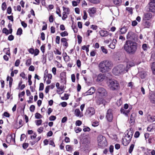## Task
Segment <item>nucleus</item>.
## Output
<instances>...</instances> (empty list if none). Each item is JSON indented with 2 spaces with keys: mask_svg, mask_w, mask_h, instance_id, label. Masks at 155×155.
<instances>
[{
  "mask_svg": "<svg viewBox=\"0 0 155 155\" xmlns=\"http://www.w3.org/2000/svg\"><path fill=\"white\" fill-rule=\"evenodd\" d=\"M138 44L137 43L130 40H127L124 45V49L128 54H134L136 52Z\"/></svg>",
  "mask_w": 155,
  "mask_h": 155,
  "instance_id": "obj_1",
  "label": "nucleus"
},
{
  "mask_svg": "<svg viewBox=\"0 0 155 155\" xmlns=\"http://www.w3.org/2000/svg\"><path fill=\"white\" fill-rule=\"evenodd\" d=\"M100 71L103 73L109 71L112 68L111 63L107 60L103 61L100 62L99 65Z\"/></svg>",
  "mask_w": 155,
  "mask_h": 155,
  "instance_id": "obj_2",
  "label": "nucleus"
},
{
  "mask_svg": "<svg viewBox=\"0 0 155 155\" xmlns=\"http://www.w3.org/2000/svg\"><path fill=\"white\" fill-rule=\"evenodd\" d=\"M127 71V69H125V66L120 64L114 68L113 70V73L115 75H120Z\"/></svg>",
  "mask_w": 155,
  "mask_h": 155,
  "instance_id": "obj_3",
  "label": "nucleus"
},
{
  "mask_svg": "<svg viewBox=\"0 0 155 155\" xmlns=\"http://www.w3.org/2000/svg\"><path fill=\"white\" fill-rule=\"evenodd\" d=\"M107 94V92L106 90L103 88L99 87L97 90V97L99 99H102L100 104L103 103L104 100L102 99L105 97Z\"/></svg>",
  "mask_w": 155,
  "mask_h": 155,
  "instance_id": "obj_4",
  "label": "nucleus"
},
{
  "mask_svg": "<svg viewBox=\"0 0 155 155\" xmlns=\"http://www.w3.org/2000/svg\"><path fill=\"white\" fill-rule=\"evenodd\" d=\"M98 145L100 147L102 148L107 146V142L106 138L101 135H99L97 138Z\"/></svg>",
  "mask_w": 155,
  "mask_h": 155,
  "instance_id": "obj_5",
  "label": "nucleus"
},
{
  "mask_svg": "<svg viewBox=\"0 0 155 155\" xmlns=\"http://www.w3.org/2000/svg\"><path fill=\"white\" fill-rule=\"evenodd\" d=\"M133 135L131 131L129 132L122 138V142L124 145L126 146L130 142Z\"/></svg>",
  "mask_w": 155,
  "mask_h": 155,
  "instance_id": "obj_6",
  "label": "nucleus"
},
{
  "mask_svg": "<svg viewBox=\"0 0 155 155\" xmlns=\"http://www.w3.org/2000/svg\"><path fill=\"white\" fill-rule=\"evenodd\" d=\"M108 86L112 90H117L119 88V84L116 81H110Z\"/></svg>",
  "mask_w": 155,
  "mask_h": 155,
  "instance_id": "obj_7",
  "label": "nucleus"
},
{
  "mask_svg": "<svg viewBox=\"0 0 155 155\" xmlns=\"http://www.w3.org/2000/svg\"><path fill=\"white\" fill-rule=\"evenodd\" d=\"M95 113V111L94 108L89 107L87 109L85 115L88 117H91Z\"/></svg>",
  "mask_w": 155,
  "mask_h": 155,
  "instance_id": "obj_8",
  "label": "nucleus"
},
{
  "mask_svg": "<svg viewBox=\"0 0 155 155\" xmlns=\"http://www.w3.org/2000/svg\"><path fill=\"white\" fill-rule=\"evenodd\" d=\"M137 38V35L131 31L129 32L127 36V39L136 40Z\"/></svg>",
  "mask_w": 155,
  "mask_h": 155,
  "instance_id": "obj_9",
  "label": "nucleus"
},
{
  "mask_svg": "<svg viewBox=\"0 0 155 155\" xmlns=\"http://www.w3.org/2000/svg\"><path fill=\"white\" fill-rule=\"evenodd\" d=\"M106 117L109 122H111L112 121L113 119V116L111 109H109L107 110L106 115Z\"/></svg>",
  "mask_w": 155,
  "mask_h": 155,
  "instance_id": "obj_10",
  "label": "nucleus"
},
{
  "mask_svg": "<svg viewBox=\"0 0 155 155\" xmlns=\"http://www.w3.org/2000/svg\"><path fill=\"white\" fill-rule=\"evenodd\" d=\"M87 12L89 13V15L90 17H93L96 12V9L94 7L89 8L88 9Z\"/></svg>",
  "mask_w": 155,
  "mask_h": 155,
  "instance_id": "obj_11",
  "label": "nucleus"
},
{
  "mask_svg": "<svg viewBox=\"0 0 155 155\" xmlns=\"http://www.w3.org/2000/svg\"><path fill=\"white\" fill-rule=\"evenodd\" d=\"M95 87H91L87 91L84 93V95L87 96V95H91L95 92Z\"/></svg>",
  "mask_w": 155,
  "mask_h": 155,
  "instance_id": "obj_12",
  "label": "nucleus"
},
{
  "mask_svg": "<svg viewBox=\"0 0 155 155\" xmlns=\"http://www.w3.org/2000/svg\"><path fill=\"white\" fill-rule=\"evenodd\" d=\"M99 33L101 36L102 37H106L109 35L110 37L111 36V34L108 33V32L106 30H101L99 31Z\"/></svg>",
  "mask_w": 155,
  "mask_h": 155,
  "instance_id": "obj_13",
  "label": "nucleus"
},
{
  "mask_svg": "<svg viewBox=\"0 0 155 155\" xmlns=\"http://www.w3.org/2000/svg\"><path fill=\"white\" fill-rule=\"evenodd\" d=\"M106 78V76H105L104 74H100L98 75L97 79V81L98 82H101L104 80Z\"/></svg>",
  "mask_w": 155,
  "mask_h": 155,
  "instance_id": "obj_14",
  "label": "nucleus"
},
{
  "mask_svg": "<svg viewBox=\"0 0 155 155\" xmlns=\"http://www.w3.org/2000/svg\"><path fill=\"white\" fill-rule=\"evenodd\" d=\"M152 15L150 13H145L144 14L143 17V20H149L152 17Z\"/></svg>",
  "mask_w": 155,
  "mask_h": 155,
  "instance_id": "obj_15",
  "label": "nucleus"
},
{
  "mask_svg": "<svg viewBox=\"0 0 155 155\" xmlns=\"http://www.w3.org/2000/svg\"><path fill=\"white\" fill-rule=\"evenodd\" d=\"M149 9L150 11L152 12H155V3H153L151 2H150Z\"/></svg>",
  "mask_w": 155,
  "mask_h": 155,
  "instance_id": "obj_16",
  "label": "nucleus"
},
{
  "mask_svg": "<svg viewBox=\"0 0 155 155\" xmlns=\"http://www.w3.org/2000/svg\"><path fill=\"white\" fill-rule=\"evenodd\" d=\"M149 98L151 103H155V92L150 93Z\"/></svg>",
  "mask_w": 155,
  "mask_h": 155,
  "instance_id": "obj_17",
  "label": "nucleus"
},
{
  "mask_svg": "<svg viewBox=\"0 0 155 155\" xmlns=\"http://www.w3.org/2000/svg\"><path fill=\"white\" fill-rule=\"evenodd\" d=\"M147 21L143 20L142 25L144 27V28H149L150 26V22Z\"/></svg>",
  "mask_w": 155,
  "mask_h": 155,
  "instance_id": "obj_18",
  "label": "nucleus"
},
{
  "mask_svg": "<svg viewBox=\"0 0 155 155\" xmlns=\"http://www.w3.org/2000/svg\"><path fill=\"white\" fill-rule=\"evenodd\" d=\"M74 114L77 117H81L83 116L82 112H81L78 109H76L74 110Z\"/></svg>",
  "mask_w": 155,
  "mask_h": 155,
  "instance_id": "obj_19",
  "label": "nucleus"
},
{
  "mask_svg": "<svg viewBox=\"0 0 155 155\" xmlns=\"http://www.w3.org/2000/svg\"><path fill=\"white\" fill-rule=\"evenodd\" d=\"M130 110L129 109L128 110H126L122 108L121 109L120 111L121 114H124L125 116L127 117L128 116V114L130 111Z\"/></svg>",
  "mask_w": 155,
  "mask_h": 155,
  "instance_id": "obj_20",
  "label": "nucleus"
},
{
  "mask_svg": "<svg viewBox=\"0 0 155 155\" xmlns=\"http://www.w3.org/2000/svg\"><path fill=\"white\" fill-rule=\"evenodd\" d=\"M117 41L115 39H113L112 42L109 45V47L112 49H114L115 47V45Z\"/></svg>",
  "mask_w": 155,
  "mask_h": 155,
  "instance_id": "obj_21",
  "label": "nucleus"
},
{
  "mask_svg": "<svg viewBox=\"0 0 155 155\" xmlns=\"http://www.w3.org/2000/svg\"><path fill=\"white\" fill-rule=\"evenodd\" d=\"M61 42L62 43L63 45L66 47L68 46V44L67 42V40L65 38H62L61 39Z\"/></svg>",
  "mask_w": 155,
  "mask_h": 155,
  "instance_id": "obj_22",
  "label": "nucleus"
},
{
  "mask_svg": "<svg viewBox=\"0 0 155 155\" xmlns=\"http://www.w3.org/2000/svg\"><path fill=\"white\" fill-rule=\"evenodd\" d=\"M64 90L63 87L61 86L60 87L57 88V92L59 94H61L63 92Z\"/></svg>",
  "mask_w": 155,
  "mask_h": 155,
  "instance_id": "obj_23",
  "label": "nucleus"
},
{
  "mask_svg": "<svg viewBox=\"0 0 155 155\" xmlns=\"http://www.w3.org/2000/svg\"><path fill=\"white\" fill-rule=\"evenodd\" d=\"M128 29L127 27H124L120 30L121 34H123L125 33L127 31Z\"/></svg>",
  "mask_w": 155,
  "mask_h": 155,
  "instance_id": "obj_24",
  "label": "nucleus"
},
{
  "mask_svg": "<svg viewBox=\"0 0 155 155\" xmlns=\"http://www.w3.org/2000/svg\"><path fill=\"white\" fill-rule=\"evenodd\" d=\"M63 9L64 11L63 12L66 13L67 14H69L70 10L69 8L63 6Z\"/></svg>",
  "mask_w": 155,
  "mask_h": 155,
  "instance_id": "obj_25",
  "label": "nucleus"
},
{
  "mask_svg": "<svg viewBox=\"0 0 155 155\" xmlns=\"http://www.w3.org/2000/svg\"><path fill=\"white\" fill-rule=\"evenodd\" d=\"M114 4L117 5H120L121 4V0H113Z\"/></svg>",
  "mask_w": 155,
  "mask_h": 155,
  "instance_id": "obj_26",
  "label": "nucleus"
},
{
  "mask_svg": "<svg viewBox=\"0 0 155 155\" xmlns=\"http://www.w3.org/2000/svg\"><path fill=\"white\" fill-rule=\"evenodd\" d=\"M134 64L132 62H130L127 63L126 66V69H127V71L128 69L130 68V67H132L134 66Z\"/></svg>",
  "mask_w": 155,
  "mask_h": 155,
  "instance_id": "obj_27",
  "label": "nucleus"
},
{
  "mask_svg": "<svg viewBox=\"0 0 155 155\" xmlns=\"http://www.w3.org/2000/svg\"><path fill=\"white\" fill-rule=\"evenodd\" d=\"M66 150L68 151H71L73 150L72 147L70 145H67L66 146Z\"/></svg>",
  "mask_w": 155,
  "mask_h": 155,
  "instance_id": "obj_28",
  "label": "nucleus"
},
{
  "mask_svg": "<svg viewBox=\"0 0 155 155\" xmlns=\"http://www.w3.org/2000/svg\"><path fill=\"white\" fill-rule=\"evenodd\" d=\"M69 95L68 94H65L64 96L61 97V99L64 100H66L68 99Z\"/></svg>",
  "mask_w": 155,
  "mask_h": 155,
  "instance_id": "obj_29",
  "label": "nucleus"
},
{
  "mask_svg": "<svg viewBox=\"0 0 155 155\" xmlns=\"http://www.w3.org/2000/svg\"><path fill=\"white\" fill-rule=\"evenodd\" d=\"M151 68L153 74H155V62H153L151 65Z\"/></svg>",
  "mask_w": 155,
  "mask_h": 155,
  "instance_id": "obj_30",
  "label": "nucleus"
},
{
  "mask_svg": "<svg viewBox=\"0 0 155 155\" xmlns=\"http://www.w3.org/2000/svg\"><path fill=\"white\" fill-rule=\"evenodd\" d=\"M89 47V45L87 46L84 45L82 47V49L83 50H85L87 52H88Z\"/></svg>",
  "mask_w": 155,
  "mask_h": 155,
  "instance_id": "obj_31",
  "label": "nucleus"
},
{
  "mask_svg": "<svg viewBox=\"0 0 155 155\" xmlns=\"http://www.w3.org/2000/svg\"><path fill=\"white\" fill-rule=\"evenodd\" d=\"M42 121V120L41 119H40L39 120H35V123L37 125L39 126L41 124Z\"/></svg>",
  "mask_w": 155,
  "mask_h": 155,
  "instance_id": "obj_32",
  "label": "nucleus"
},
{
  "mask_svg": "<svg viewBox=\"0 0 155 155\" xmlns=\"http://www.w3.org/2000/svg\"><path fill=\"white\" fill-rule=\"evenodd\" d=\"M35 117L36 119H39L42 118V116L39 113H37L35 114Z\"/></svg>",
  "mask_w": 155,
  "mask_h": 155,
  "instance_id": "obj_33",
  "label": "nucleus"
},
{
  "mask_svg": "<svg viewBox=\"0 0 155 155\" xmlns=\"http://www.w3.org/2000/svg\"><path fill=\"white\" fill-rule=\"evenodd\" d=\"M41 61L43 64H45L46 62V57L44 55H42Z\"/></svg>",
  "mask_w": 155,
  "mask_h": 155,
  "instance_id": "obj_34",
  "label": "nucleus"
},
{
  "mask_svg": "<svg viewBox=\"0 0 155 155\" xmlns=\"http://www.w3.org/2000/svg\"><path fill=\"white\" fill-rule=\"evenodd\" d=\"M48 58L50 61L52 60L53 58V54L52 53H49L48 54Z\"/></svg>",
  "mask_w": 155,
  "mask_h": 155,
  "instance_id": "obj_35",
  "label": "nucleus"
},
{
  "mask_svg": "<svg viewBox=\"0 0 155 155\" xmlns=\"http://www.w3.org/2000/svg\"><path fill=\"white\" fill-rule=\"evenodd\" d=\"M60 35L62 37H65L68 35V33L67 31H64V32H61L60 33Z\"/></svg>",
  "mask_w": 155,
  "mask_h": 155,
  "instance_id": "obj_36",
  "label": "nucleus"
},
{
  "mask_svg": "<svg viewBox=\"0 0 155 155\" xmlns=\"http://www.w3.org/2000/svg\"><path fill=\"white\" fill-rule=\"evenodd\" d=\"M22 30L21 28H19L17 31L16 34L18 35H20L22 34Z\"/></svg>",
  "mask_w": 155,
  "mask_h": 155,
  "instance_id": "obj_37",
  "label": "nucleus"
},
{
  "mask_svg": "<svg viewBox=\"0 0 155 155\" xmlns=\"http://www.w3.org/2000/svg\"><path fill=\"white\" fill-rule=\"evenodd\" d=\"M142 48L144 51H146L148 48V45L146 44H144L142 45Z\"/></svg>",
  "mask_w": 155,
  "mask_h": 155,
  "instance_id": "obj_38",
  "label": "nucleus"
},
{
  "mask_svg": "<svg viewBox=\"0 0 155 155\" xmlns=\"http://www.w3.org/2000/svg\"><path fill=\"white\" fill-rule=\"evenodd\" d=\"M134 145L133 144H132L130 147L129 149V152L130 153H131L134 148Z\"/></svg>",
  "mask_w": 155,
  "mask_h": 155,
  "instance_id": "obj_39",
  "label": "nucleus"
},
{
  "mask_svg": "<svg viewBox=\"0 0 155 155\" xmlns=\"http://www.w3.org/2000/svg\"><path fill=\"white\" fill-rule=\"evenodd\" d=\"M126 10L130 12L131 14L133 13V8L131 7H127Z\"/></svg>",
  "mask_w": 155,
  "mask_h": 155,
  "instance_id": "obj_40",
  "label": "nucleus"
},
{
  "mask_svg": "<svg viewBox=\"0 0 155 155\" xmlns=\"http://www.w3.org/2000/svg\"><path fill=\"white\" fill-rule=\"evenodd\" d=\"M84 15L83 17V18L84 20H86L87 17V13L86 11L85 10L84 11Z\"/></svg>",
  "mask_w": 155,
  "mask_h": 155,
  "instance_id": "obj_41",
  "label": "nucleus"
},
{
  "mask_svg": "<svg viewBox=\"0 0 155 155\" xmlns=\"http://www.w3.org/2000/svg\"><path fill=\"white\" fill-rule=\"evenodd\" d=\"M78 43L79 44H80L81 43L82 41V37L80 35H78Z\"/></svg>",
  "mask_w": 155,
  "mask_h": 155,
  "instance_id": "obj_42",
  "label": "nucleus"
},
{
  "mask_svg": "<svg viewBox=\"0 0 155 155\" xmlns=\"http://www.w3.org/2000/svg\"><path fill=\"white\" fill-rule=\"evenodd\" d=\"M92 3L94 4H97L100 2L99 0H88Z\"/></svg>",
  "mask_w": 155,
  "mask_h": 155,
  "instance_id": "obj_43",
  "label": "nucleus"
},
{
  "mask_svg": "<svg viewBox=\"0 0 155 155\" xmlns=\"http://www.w3.org/2000/svg\"><path fill=\"white\" fill-rule=\"evenodd\" d=\"M3 32L7 35L9 34L8 30L6 28H4L3 29Z\"/></svg>",
  "mask_w": 155,
  "mask_h": 155,
  "instance_id": "obj_44",
  "label": "nucleus"
},
{
  "mask_svg": "<svg viewBox=\"0 0 155 155\" xmlns=\"http://www.w3.org/2000/svg\"><path fill=\"white\" fill-rule=\"evenodd\" d=\"M31 59H28L26 60V65L27 66H29L31 64Z\"/></svg>",
  "mask_w": 155,
  "mask_h": 155,
  "instance_id": "obj_45",
  "label": "nucleus"
},
{
  "mask_svg": "<svg viewBox=\"0 0 155 155\" xmlns=\"http://www.w3.org/2000/svg\"><path fill=\"white\" fill-rule=\"evenodd\" d=\"M54 63L56 65V66L58 68H60L62 66V65L60 64V63L58 61H54Z\"/></svg>",
  "mask_w": 155,
  "mask_h": 155,
  "instance_id": "obj_46",
  "label": "nucleus"
},
{
  "mask_svg": "<svg viewBox=\"0 0 155 155\" xmlns=\"http://www.w3.org/2000/svg\"><path fill=\"white\" fill-rule=\"evenodd\" d=\"M101 50L105 54H106L107 53V50L104 47L102 46L101 47Z\"/></svg>",
  "mask_w": 155,
  "mask_h": 155,
  "instance_id": "obj_47",
  "label": "nucleus"
},
{
  "mask_svg": "<svg viewBox=\"0 0 155 155\" xmlns=\"http://www.w3.org/2000/svg\"><path fill=\"white\" fill-rule=\"evenodd\" d=\"M66 13L63 12V16L62 17V19L63 20H64L68 17V15Z\"/></svg>",
  "mask_w": 155,
  "mask_h": 155,
  "instance_id": "obj_48",
  "label": "nucleus"
},
{
  "mask_svg": "<svg viewBox=\"0 0 155 155\" xmlns=\"http://www.w3.org/2000/svg\"><path fill=\"white\" fill-rule=\"evenodd\" d=\"M20 76L24 79H27V77H26L25 74L24 72L21 73L20 74Z\"/></svg>",
  "mask_w": 155,
  "mask_h": 155,
  "instance_id": "obj_49",
  "label": "nucleus"
},
{
  "mask_svg": "<svg viewBox=\"0 0 155 155\" xmlns=\"http://www.w3.org/2000/svg\"><path fill=\"white\" fill-rule=\"evenodd\" d=\"M56 117L52 115L50 117L49 120L50 121H54L56 119Z\"/></svg>",
  "mask_w": 155,
  "mask_h": 155,
  "instance_id": "obj_50",
  "label": "nucleus"
},
{
  "mask_svg": "<svg viewBox=\"0 0 155 155\" xmlns=\"http://www.w3.org/2000/svg\"><path fill=\"white\" fill-rule=\"evenodd\" d=\"M82 124V122L80 120H77L76 121L75 124L76 126H80Z\"/></svg>",
  "mask_w": 155,
  "mask_h": 155,
  "instance_id": "obj_51",
  "label": "nucleus"
},
{
  "mask_svg": "<svg viewBox=\"0 0 155 155\" xmlns=\"http://www.w3.org/2000/svg\"><path fill=\"white\" fill-rule=\"evenodd\" d=\"M15 134H12L11 136V140L12 141H13L14 142H15Z\"/></svg>",
  "mask_w": 155,
  "mask_h": 155,
  "instance_id": "obj_52",
  "label": "nucleus"
},
{
  "mask_svg": "<svg viewBox=\"0 0 155 155\" xmlns=\"http://www.w3.org/2000/svg\"><path fill=\"white\" fill-rule=\"evenodd\" d=\"M134 114L133 113L131 115L130 120V121L131 123H132L134 120V118L133 116Z\"/></svg>",
  "mask_w": 155,
  "mask_h": 155,
  "instance_id": "obj_53",
  "label": "nucleus"
},
{
  "mask_svg": "<svg viewBox=\"0 0 155 155\" xmlns=\"http://www.w3.org/2000/svg\"><path fill=\"white\" fill-rule=\"evenodd\" d=\"M20 61L19 59H17L15 61V66L18 67V66L20 64Z\"/></svg>",
  "mask_w": 155,
  "mask_h": 155,
  "instance_id": "obj_54",
  "label": "nucleus"
},
{
  "mask_svg": "<svg viewBox=\"0 0 155 155\" xmlns=\"http://www.w3.org/2000/svg\"><path fill=\"white\" fill-rule=\"evenodd\" d=\"M60 37L59 36L56 37L55 41L56 43L59 44L60 43Z\"/></svg>",
  "mask_w": 155,
  "mask_h": 155,
  "instance_id": "obj_55",
  "label": "nucleus"
},
{
  "mask_svg": "<svg viewBox=\"0 0 155 155\" xmlns=\"http://www.w3.org/2000/svg\"><path fill=\"white\" fill-rule=\"evenodd\" d=\"M35 109V106L34 105H31L30 107V111L31 112H33L34 111Z\"/></svg>",
  "mask_w": 155,
  "mask_h": 155,
  "instance_id": "obj_56",
  "label": "nucleus"
},
{
  "mask_svg": "<svg viewBox=\"0 0 155 155\" xmlns=\"http://www.w3.org/2000/svg\"><path fill=\"white\" fill-rule=\"evenodd\" d=\"M44 89V84L43 83H41L40 84L39 90L40 91L43 90Z\"/></svg>",
  "mask_w": 155,
  "mask_h": 155,
  "instance_id": "obj_57",
  "label": "nucleus"
},
{
  "mask_svg": "<svg viewBox=\"0 0 155 155\" xmlns=\"http://www.w3.org/2000/svg\"><path fill=\"white\" fill-rule=\"evenodd\" d=\"M39 52V50L37 49H35L34 51V54L35 56H36L38 55Z\"/></svg>",
  "mask_w": 155,
  "mask_h": 155,
  "instance_id": "obj_58",
  "label": "nucleus"
},
{
  "mask_svg": "<svg viewBox=\"0 0 155 155\" xmlns=\"http://www.w3.org/2000/svg\"><path fill=\"white\" fill-rule=\"evenodd\" d=\"M90 130V129L88 127H86L83 129V130L84 132H89Z\"/></svg>",
  "mask_w": 155,
  "mask_h": 155,
  "instance_id": "obj_59",
  "label": "nucleus"
},
{
  "mask_svg": "<svg viewBox=\"0 0 155 155\" xmlns=\"http://www.w3.org/2000/svg\"><path fill=\"white\" fill-rule=\"evenodd\" d=\"M14 36L12 35H10L9 36L8 38V39L9 41H12L14 39Z\"/></svg>",
  "mask_w": 155,
  "mask_h": 155,
  "instance_id": "obj_60",
  "label": "nucleus"
},
{
  "mask_svg": "<svg viewBox=\"0 0 155 155\" xmlns=\"http://www.w3.org/2000/svg\"><path fill=\"white\" fill-rule=\"evenodd\" d=\"M2 9L3 10H4L6 8V4L5 2H3L2 6Z\"/></svg>",
  "mask_w": 155,
  "mask_h": 155,
  "instance_id": "obj_61",
  "label": "nucleus"
},
{
  "mask_svg": "<svg viewBox=\"0 0 155 155\" xmlns=\"http://www.w3.org/2000/svg\"><path fill=\"white\" fill-rule=\"evenodd\" d=\"M114 149V146L113 145H110L109 147V151L110 153H112L113 152V150Z\"/></svg>",
  "mask_w": 155,
  "mask_h": 155,
  "instance_id": "obj_62",
  "label": "nucleus"
},
{
  "mask_svg": "<svg viewBox=\"0 0 155 155\" xmlns=\"http://www.w3.org/2000/svg\"><path fill=\"white\" fill-rule=\"evenodd\" d=\"M33 99V96H31L29 97V100L28 101V102L29 103H32V100Z\"/></svg>",
  "mask_w": 155,
  "mask_h": 155,
  "instance_id": "obj_63",
  "label": "nucleus"
},
{
  "mask_svg": "<svg viewBox=\"0 0 155 155\" xmlns=\"http://www.w3.org/2000/svg\"><path fill=\"white\" fill-rule=\"evenodd\" d=\"M79 4V3L76 1H73L72 2V5L74 6H77Z\"/></svg>",
  "mask_w": 155,
  "mask_h": 155,
  "instance_id": "obj_64",
  "label": "nucleus"
}]
</instances>
